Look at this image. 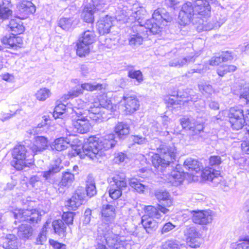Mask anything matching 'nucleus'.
Segmentation results:
<instances>
[{
    "mask_svg": "<svg viewBox=\"0 0 249 249\" xmlns=\"http://www.w3.org/2000/svg\"><path fill=\"white\" fill-rule=\"evenodd\" d=\"M128 76L130 78L135 79L139 85L143 81V75L140 70H129L128 72Z\"/></svg>",
    "mask_w": 249,
    "mask_h": 249,
    "instance_id": "864d4df0",
    "label": "nucleus"
},
{
    "mask_svg": "<svg viewBox=\"0 0 249 249\" xmlns=\"http://www.w3.org/2000/svg\"><path fill=\"white\" fill-rule=\"evenodd\" d=\"M198 86L199 91L206 96H209L214 92L212 86L206 82H201Z\"/></svg>",
    "mask_w": 249,
    "mask_h": 249,
    "instance_id": "79ce46f5",
    "label": "nucleus"
},
{
    "mask_svg": "<svg viewBox=\"0 0 249 249\" xmlns=\"http://www.w3.org/2000/svg\"><path fill=\"white\" fill-rule=\"evenodd\" d=\"M154 17L157 18L158 21L160 22L161 24H163V25L165 23L171 21L172 18L169 16V14L165 12L164 9L158 8L154 12Z\"/></svg>",
    "mask_w": 249,
    "mask_h": 249,
    "instance_id": "7c9ffc66",
    "label": "nucleus"
},
{
    "mask_svg": "<svg viewBox=\"0 0 249 249\" xmlns=\"http://www.w3.org/2000/svg\"><path fill=\"white\" fill-rule=\"evenodd\" d=\"M88 113V111H82L80 109L74 110L75 115H72V124L75 132L85 134L89 131L91 125L89 122V120L86 116Z\"/></svg>",
    "mask_w": 249,
    "mask_h": 249,
    "instance_id": "7ed1b4c3",
    "label": "nucleus"
},
{
    "mask_svg": "<svg viewBox=\"0 0 249 249\" xmlns=\"http://www.w3.org/2000/svg\"><path fill=\"white\" fill-rule=\"evenodd\" d=\"M86 2L87 5H90L95 11L103 10L106 4L104 0H87Z\"/></svg>",
    "mask_w": 249,
    "mask_h": 249,
    "instance_id": "de8ad7c7",
    "label": "nucleus"
},
{
    "mask_svg": "<svg viewBox=\"0 0 249 249\" xmlns=\"http://www.w3.org/2000/svg\"><path fill=\"white\" fill-rule=\"evenodd\" d=\"M8 26L10 31L13 32L14 34H20L23 32L24 30V28L19 19H11Z\"/></svg>",
    "mask_w": 249,
    "mask_h": 249,
    "instance_id": "e433bc0d",
    "label": "nucleus"
},
{
    "mask_svg": "<svg viewBox=\"0 0 249 249\" xmlns=\"http://www.w3.org/2000/svg\"><path fill=\"white\" fill-rule=\"evenodd\" d=\"M161 25V23L158 21L157 18L154 17L153 13L152 18L146 20L143 27V29L148 30L153 35H156L161 32L162 28Z\"/></svg>",
    "mask_w": 249,
    "mask_h": 249,
    "instance_id": "f3484780",
    "label": "nucleus"
},
{
    "mask_svg": "<svg viewBox=\"0 0 249 249\" xmlns=\"http://www.w3.org/2000/svg\"><path fill=\"white\" fill-rule=\"evenodd\" d=\"M240 98L245 99L246 104L249 105V87H245L241 89Z\"/></svg>",
    "mask_w": 249,
    "mask_h": 249,
    "instance_id": "0e129e2a",
    "label": "nucleus"
},
{
    "mask_svg": "<svg viewBox=\"0 0 249 249\" xmlns=\"http://www.w3.org/2000/svg\"><path fill=\"white\" fill-rule=\"evenodd\" d=\"M199 237H193L187 238V243L191 248H197L200 246V242L198 241Z\"/></svg>",
    "mask_w": 249,
    "mask_h": 249,
    "instance_id": "69168bd1",
    "label": "nucleus"
},
{
    "mask_svg": "<svg viewBox=\"0 0 249 249\" xmlns=\"http://www.w3.org/2000/svg\"><path fill=\"white\" fill-rule=\"evenodd\" d=\"M12 4L9 0H3L0 1V18L6 19L11 16L12 11L10 9Z\"/></svg>",
    "mask_w": 249,
    "mask_h": 249,
    "instance_id": "cd10ccee",
    "label": "nucleus"
},
{
    "mask_svg": "<svg viewBox=\"0 0 249 249\" xmlns=\"http://www.w3.org/2000/svg\"><path fill=\"white\" fill-rule=\"evenodd\" d=\"M14 216L20 221H27L31 224L37 223L40 220L38 212L36 209L19 210L14 213Z\"/></svg>",
    "mask_w": 249,
    "mask_h": 249,
    "instance_id": "423d86ee",
    "label": "nucleus"
},
{
    "mask_svg": "<svg viewBox=\"0 0 249 249\" xmlns=\"http://www.w3.org/2000/svg\"><path fill=\"white\" fill-rule=\"evenodd\" d=\"M115 135L109 134L99 139L95 136H90L82 146V150L76 147L72 154L78 156L81 159L86 157L93 160H97L103 155V150L113 148L116 144Z\"/></svg>",
    "mask_w": 249,
    "mask_h": 249,
    "instance_id": "f257e3e1",
    "label": "nucleus"
},
{
    "mask_svg": "<svg viewBox=\"0 0 249 249\" xmlns=\"http://www.w3.org/2000/svg\"><path fill=\"white\" fill-rule=\"evenodd\" d=\"M51 94L50 89L43 88L38 90L36 93V98L41 101H44L49 98Z\"/></svg>",
    "mask_w": 249,
    "mask_h": 249,
    "instance_id": "09e8293b",
    "label": "nucleus"
},
{
    "mask_svg": "<svg viewBox=\"0 0 249 249\" xmlns=\"http://www.w3.org/2000/svg\"><path fill=\"white\" fill-rule=\"evenodd\" d=\"M231 128L235 130H238L241 129L244 124H246L244 117H241L237 119H233L229 121Z\"/></svg>",
    "mask_w": 249,
    "mask_h": 249,
    "instance_id": "5fc2aeb1",
    "label": "nucleus"
},
{
    "mask_svg": "<svg viewBox=\"0 0 249 249\" xmlns=\"http://www.w3.org/2000/svg\"><path fill=\"white\" fill-rule=\"evenodd\" d=\"M52 227L56 234L62 237L65 235L66 226L62 220H54L52 223Z\"/></svg>",
    "mask_w": 249,
    "mask_h": 249,
    "instance_id": "c9c22d12",
    "label": "nucleus"
},
{
    "mask_svg": "<svg viewBox=\"0 0 249 249\" xmlns=\"http://www.w3.org/2000/svg\"><path fill=\"white\" fill-rule=\"evenodd\" d=\"M195 16H197L195 8L191 2H187L182 5L178 14L179 24L182 26L189 24Z\"/></svg>",
    "mask_w": 249,
    "mask_h": 249,
    "instance_id": "39448f33",
    "label": "nucleus"
},
{
    "mask_svg": "<svg viewBox=\"0 0 249 249\" xmlns=\"http://www.w3.org/2000/svg\"><path fill=\"white\" fill-rule=\"evenodd\" d=\"M66 106L63 104H59L57 105L54 109L53 117L55 119L60 118V116L64 113L66 109Z\"/></svg>",
    "mask_w": 249,
    "mask_h": 249,
    "instance_id": "bf43d9fd",
    "label": "nucleus"
},
{
    "mask_svg": "<svg viewBox=\"0 0 249 249\" xmlns=\"http://www.w3.org/2000/svg\"><path fill=\"white\" fill-rule=\"evenodd\" d=\"M85 195L84 192L77 190L69 199L66 204L70 210L75 211L85 201Z\"/></svg>",
    "mask_w": 249,
    "mask_h": 249,
    "instance_id": "9d476101",
    "label": "nucleus"
},
{
    "mask_svg": "<svg viewBox=\"0 0 249 249\" xmlns=\"http://www.w3.org/2000/svg\"><path fill=\"white\" fill-rule=\"evenodd\" d=\"M95 11L93 10L90 5L85 4L81 17L83 20L88 23H92L94 21L93 14Z\"/></svg>",
    "mask_w": 249,
    "mask_h": 249,
    "instance_id": "f704fd0d",
    "label": "nucleus"
},
{
    "mask_svg": "<svg viewBox=\"0 0 249 249\" xmlns=\"http://www.w3.org/2000/svg\"><path fill=\"white\" fill-rule=\"evenodd\" d=\"M48 140L45 137H36L33 143L30 145V149L33 153V156L44 150L48 146Z\"/></svg>",
    "mask_w": 249,
    "mask_h": 249,
    "instance_id": "2eb2a0df",
    "label": "nucleus"
},
{
    "mask_svg": "<svg viewBox=\"0 0 249 249\" xmlns=\"http://www.w3.org/2000/svg\"><path fill=\"white\" fill-rule=\"evenodd\" d=\"M89 46L78 41L77 43L76 53L79 56L85 57L89 53Z\"/></svg>",
    "mask_w": 249,
    "mask_h": 249,
    "instance_id": "37998d69",
    "label": "nucleus"
},
{
    "mask_svg": "<svg viewBox=\"0 0 249 249\" xmlns=\"http://www.w3.org/2000/svg\"><path fill=\"white\" fill-rule=\"evenodd\" d=\"M199 19L198 20V25L197 26V30L200 32L201 31H209L214 28L213 25L207 21H204L201 17H197Z\"/></svg>",
    "mask_w": 249,
    "mask_h": 249,
    "instance_id": "8fccbe9b",
    "label": "nucleus"
},
{
    "mask_svg": "<svg viewBox=\"0 0 249 249\" xmlns=\"http://www.w3.org/2000/svg\"><path fill=\"white\" fill-rule=\"evenodd\" d=\"M192 213V220L196 224L207 225L211 223L213 220V212L211 210L193 211Z\"/></svg>",
    "mask_w": 249,
    "mask_h": 249,
    "instance_id": "1a4fd4ad",
    "label": "nucleus"
},
{
    "mask_svg": "<svg viewBox=\"0 0 249 249\" xmlns=\"http://www.w3.org/2000/svg\"><path fill=\"white\" fill-rule=\"evenodd\" d=\"M112 26V18L106 15L101 18L98 21V30L100 35H104L109 32Z\"/></svg>",
    "mask_w": 249,
    "mask_h": 249,
    "instance_id": "6ab92c4d",
    "label": "nucleus"
},
{
    "mask_svg": "<svg viewBox=\"0 0 249 249\" xmlns=\"http://www.w3.org/2000/svg\"><path fill=\"white\" fill-rule=\"evenodd\" d=\"M2 246L5 249H18L17 238L14 234H8L3 239Z\"/></svg>",
    "mask_w": 249,
    "mask_h": 249,
    "instance_id": "2f4dec72",
    "label": "nucleus"
},
{
    "mask_svg": "<svg viewBox=\"0 0 249 249\" xmlns=\"http://www.w3.org/2000/svg\"><path fill=\"white\" fill-rule=\"evenodd\" d=\"M123 100L124 101V106L127 112L132 113L139 108V102L136 96H129L127 94L124 96Z\"/></svg>",
    "mask_w": 249,
    "mask_h": 249,
    "instance_id": "a211bd4d",
    "label": "nucleus"
},
{
    "mask_svg": "<svg viewBox=\"0 0 249 249\" xmlns=\"http://www.w3.org/2000/svg\"><path fill=\"white\" fill-rule=\"evenodd\" d=\"M61 170V167H60L59 165H53L51 168H50L49 170L43 173V176L45 178V179H48L51 176L59 172Z\"/></svg>",
    "mask_w": 249,
    "mask_h": 249,
    "instance_id": "13d9d810",
    "label": "nucleus"
},
{
    "mask_svg": "<svg viewBox=\"0 0 249 249\" xmlns=\"http://www.w3.org/2000/svg\"><path fill=\"white\" fill-rule=\"evenodd\" d=\"M160 210L157 207L152 206H147L145 207V214L144 215H147L148 217H152V218L159 219L161 217V214L159 212Z\"/></svg>",
    "mask_w": 249,
    "mask_h": 249,
    "instance_id": "58836bf2",
    "label": "nucleus"
},
{
    "mask_svg": "<svg viewBox=\"0 0 249 249\" xmlns=\"http://www.w3.org/2000/svg\"><path fill=\"white\" fill-rule=\"evenodd\" d=\"M129 184L131 187L133 188L137 192L139 193L143 192L144 189L147 187L146 186L142 184L136 178H132L129 179Z\"/></svg>",
    "mask_w": 249,
    "mask_h": 249,
    "instance_id": "49530a36",
    "label": "nucleus"
},
{
    "mask_svg": "<svg viewBox=\"0 0 249 249\" xmlns=\"http://www.w3.org/2000/svg\"><path fill=\"white\" fill-rule=\"evenodd\" d=\"M72 24V20L70 18H61L58 22V26L65 30H69L71 28Z\"/></svg>",
    "mask_w": 249,
    "mask_h": 249,
    "instance_id": "6e6d98bb",
    "label": "nucleus"
},
{
    "mask_svg": "<svg viewBox=\"0 0 249 249\" xmlns=\"http://www.w3.org/2000/svg\"><path fill=\"white\" fill-rule=\"evenodd\" d=\"M141 223L148 233H153L158 227V222L152 217H148L147 215H143L142 217Z\"/></svg>",
    "mask_w": 249,
    "mask_h": 249,
    "instance_id": "4be33fe9",
    "label": "nucleus"
},
{
    "mask_svg": "<svg viewBox=\"0 0 249 249\" xmlns=\"http://www.w3.org/2000/svg\"><path fill=\"white\" fill-rule=\"evenodd\" d=\"M183 167L188 171L187 174L193 175L198 173L202 169V165L198 160L192 158H187L183 163Z\"/></svg>",
    "mask_w": 249,
    "mask_h": 249,
    "instance_id": "4468645a",
    "label": "nucleus"
},
{
    "mask_svg": "<svg viewBox=\"0 0 249 249\" xmlns=\"http://www.w3.org/2000/svg\"><path fill=\"white\" fill-rule=\"evenodd\" d=\"M86 192L87 196L89 197H92L96 194L95 183L91 177H89L87 181Z\"/></svg>",
    "mask_w": 249,
    "mask_h": 249,
    "instance_id": "a18cd8bd",
    "label": "nucleus"
},
{
    "mask_svg": "<svg viewBox=\"0 0 249 249\" xmlns=\"http://www.w3.org/2000/svg\"><path fill=\"white\" fill-rule=\"evenodd\" d=\"M32 0H22V1L17 5L18 11L25 15L34 13L36 12V7Z\"/></svg>",
    "mask_w": 249,
    "mask_h": 249,
    "instance_id": "a878e982",
    "label": "nucleus"
},
{
    "mask_svg": "<svg viewBox=\"0 0 249 249\" xmlns=\"http://www.w3.org/2000/svg\"><path fill=\"white\" fill-rule=\"evenodd\" d=\"M27 150L25 146L22 145H16L13 149L12 156L16 160L12 162V165L18 170H22L26 167L31 165L32 159H26Z\"/></svg>",
    "mask_w": 249,
    "mask_h": 249,
    "instance_id": "f03ea898",
    "label": "nucleus"
},
{
    "mask_svg": "<svg viewBox=\"0 0 249 249\" xmlns=\"http://www.w3.org/2000/svg\"><path fill=\"white\" fill-rule=\"evenodd\" d=\"M179 169L180 166L177 165L176 169L173 170L169 175V181L174 186L180 185L185 178V172L180 171L179 170Z\"/></svg>",
    "mask_w": 249,
    "mask_h": 249,
    "instance_id": "5701e85b",
    "label": "nucleus"
},
{
    "mask_svg": "<svg viewBox=\"0 0 249 249\" xmlns=\"http://www.w3.org/2000/svg\"><path fill=\"white\" fill-rule=\"evenodd\" d=\"M74 180V176L73 174L69 172H65L63 174L61 181L59 182L58 186H59L58 190L60 192H63V187L68 188L70 186Z\"/></svg>",
    "mask_w": 249,
    "mask_h": 249,
    "instance_id": "c756f323",
    "label": "nucleus"
},
{
    "mask_svg": "<svg viewBox=\"0 0 249 249\" xmlns=\"http://www.w3.org/2000/svg\"><path fill=\"white\" fill-rule=\"evenodd\" d=\"M201 176L203 178L213 181L216 183H219L221 180V179L219 178H221L219 171L213 168H205L203 170Z\"/></svg>",
    "mask_w": 249,
    "mask_h": 249,
    "instance_id": "aec40b11",
    "label": "nucleus"
},
{
    "mask_svg": "<svg viewBox=\"0 0 249 249\" xmlns=\"http://www.w3.org/2000/svg\"><path fill=\"white\" fill-rule=\"evenodd\" d=\"M193 90L191 89H187L186 90L185 93L181 94V92H178L177 96L180 97L181 98H187V100H184V102L191 101L192 102H195L199 98V96L198 94L193 95Z\"/></svg>",
    "mask_w": 249,
    "mask_h": 249,
    "instance_id": "a19ab883",
    "label": "nucleus"
},
{
    "mask_svg": "<svg viewBox=\"0 0 249 249\" xmlns=\"http://www.w3.org/2000/svg\"><path fill=\"white\" fill-rule=\"evenodd\" d=\"M82 93L83 90L81 87H77L70 91L68 96H69L70 98H74L77 97Z\"/></svg>",
    "mask_w": 249,
    "mask_h": 249,
    "instance_id": "338daca9",
    "label": "nucleus"
},
{
    "mask_svg": "<svg viewBox=\"0 0 249 249\" xmlns=\"http://www.w3.org/2000/svg\"><path fill=\"white\" fill-rule=\"evenodd\" d=\"M180 124L183 129L190 131L192 135H200L201 137V133L203 132V125L201 124H196L195 121L192 118H183L180 120Z\"/></svg>",
    "mask_w": 249,
    "mask_h": 249,
    "instance_id": "6e6552de",
    "label": "nucleus"
},
{
    "mask_svg": "<svg viewBox=\"0 0 249 249\" xmlns=\"http://www.w3.org/2000/svg\"><path fill=\"white\" fill-rule=\"evenodd\" d=\"M82 90L84 89L89 91L99 90L103 89L104 85L101 84H91L89 83H86L81 85Z\"/></svg>",
    "mask_w": 249,
    "mask_h": 249,
    "instance_id": "603ef678",
    "label": "nucleus"
},
{
    "mask_svg": "<svg viewBox=\"0 0 249 249\" xmlns=\"http://www.w3.org/2000/svg\"><path fill=\"white\" fill-rule=\"evenodd\" d=\"M235 249H249V239H246L238 243Z\"/></svg>",
    "mask_w": 249,
    "mask_h": 249,
    "instance_id": "774afa93",
    "label": "nucleus"
},
{
    "mask_svg": "<svg viewBox=\"0 0 249 249\" xmlns=\"http://www.w3.org/2000/svg\"><path fill=\"white\" fill-rule=\"evenodd\" d=\"M133 31L136 30L138 33L131 35L129 38V44L131 46H139L143 41L142 35H144L143 25H135L132 27Z\"/></svg>",
    "mask_w": 249,
    "mask_h": 249,
    "instance_id": "dca6fc26",
    "label": "nucleus"
},
{
    "mask_svg": "<svg viewBox=\"0 0 249 249\" xmlns=\"http://www.w3.org/2000/svg\"><path fill=\"white\" fill-rule=\"evenodd\" d=\"M102 214L107 221L113 220L116 215L114 206L109 204L104 205L102 209Z\"/></svg>",
    "mask_w": 249,
    "mask_h": 249,
    "instance_id": "473e14b6",
    "label": "nucleus"
},
{
    "mask_svg": "<svg viewBox=\"0 0 249 249\" xmlns=\"http://www.w3.org/2000/svg\"><path fill=\"white\" fill-rule=\"evenodd\" d=\"M74 215L75 213L73 212L64 213L62 215V220L63 221V222H65L68 226L72 225L73 224Z\"/></svg>",
    "mask_w": 249,
    "mask_h": 249,
    "instance_id": "680f3d73",
    "label": "nucleus"
},
{
    "mask_svg": "<svg viewBox=\"0 0 249 249\" xmlns=\"http://www.w3.org/2000/svg\"><path fill=\"white\" fill-rule=\"evenodd\" d=\"M69 145L72 146L69 138L60 137L54 140L51 145L52 149L61 151L67 149Z\"/></svg>",
    "mask_w": 249,
    "mask_h": 249,
    "instance_id": "bb28decb",
    "label": "nucleus"
},
{
    "mask_svg": "<svg viewBox=\"0 0 249 249\" xmlns=\"http://www.w3.org/2000/svg\"><path fill=\"white\" fill-rule=\"evenodd\" d=\"M94 40L95 35L93 32L89 30L85 31L78 40L79 41L89 46L91 44Z\"/></svg>",
    "mask_w": 249,
    "mask_h": 249,
    "instance_id": "4c0bfd02",
    "label": "nucleus"
},
{
    "mask_svg": "<svg viewBox=\"0 0 249 249\" xmlns=\"http://www.w3.org/2000/svg\"><path fill=\"white\" fill-rule=\"evenodd\" d=\"M195 8L197 17H209L210 15L211 7L209 3L204 2V0H192Z\"/></svg>",
    "mask_w": 249,
    "mask_h": 249,
    "instance_id": "9b49d317",
    "label": "nucleus"
},
{
    "mask_svg": "<svg viewBox=\"0 0 249 249\" xmlns=\"http://www.w3.org/2000/svg\"><path fill=\"white\" fill-rule=\"evenodd\" d=\"M94 107H95V105H94ZM81 110L82 111L88 112L86 116L89 120V119H90L97 122H101L103 119L105 118L103 116L105 111L101 110V108L98 107H91L90 110L81 109Z\"/></svg>",
    "mask_w": 249,
    "mask_h": 249,
    "instance_id": "393cba45",
    "label": "nucleus"
},
{
    "mask_svg": "<svg viewBox=\"0 0 249 249\" xmlns=\"http://www.w3.org/2000/svg\"><path fill=\"white\" fill-rule=\"evenodd\" d=\"M48 223L46 222L42 228L41 231L36 238V244L37 245H43L47 241V226Z\"/></svg>",
    "mask_w": 249,
    "mask_h": 249,
    "instance_id": "3c124183",
    "label": "nucleus"
},
{
    "mask_svg": "<svg viewBox=\"0 0 249 249\" xmlns=\"http://www.w3.org/2000/svg\"><path fill=\"white\" fill-rule=\"evenodd\" d=\"M197 55H196L194 52H191L187 56H181L171 60L169 62V66L175 67H182L189 64L194 63Z\"/></svg>",
    "mask_w": 249,
    "mask_h": 249,
    "instance_id": "ddd939ff",
    "label": "nucleus"
},
{
    "mask_svg": "<svg viewBox=\"0 0 249 249\" xmlns=\"http://www.w3.org/2000/svg\"><path fill=\"white\" fill-rule=\"evenodd\" d=\"M2 42L9 46V48L17 49L20 48L22 44V39L20 36H16L14 33L5 36L2 39Z\"/></svg>",
    "mask_w": 249,
    "mask_h": 249,
    "instance_id": "412c9836",
    "label": "nucleus"
},
{
    "mask_svg": "<svg viewBox=\"0 0 249 249\" xmlns=\"http://www.w3.org/2000/svg\"><path fill=\"white\" fill-rule=\"evenodd\" d=\"M33 229L27 224H21L18 229V235L22 239H28L32 235Z\"/></svg>",
    "mask_w": 249,
    "mask_h": 249,
    "instance_id": "72a5a7b5",
    "label": "nucleus"
},
{
    "mask_svg": "<svg viewBox=\"0 0 249 249\" xmlns=\"http://www.w3.org/2000/svg\"><path fill=\"white\" fill-rule=\"evenodd\" d=\"M155 196L160 203L158 205V208L160 211L164 214L169 212L167 208L173 205V201L170 198L169 193L164 190H158L155 192Z\"/></svg>",
    "mask_w": 249,
    "mask_h": 249,
    "instance_id": "0eeeda50",
    "label": "nucleus"
},
{
    "mask_svg": "<svg viewBox=\"0 0 249 249\" xmlns=\"http://www.w3.org/2000/svg\"><path fill=\"white\" fill-rule=\"evenodd\" d=\"M99 105L101 107V110L106 109L108 111H111L113 109L112 104L111 101L109 100L106 95L101 96L99 99Z\"/></svg>",
    "mask_w": 249,
    "mask_h": 249,
    "instance_id": "c03bdc74",
    "label": "nucleus"
},
{
    "mask_svg": "<svg viewBox=\"0 0 249 249\" xmlns=\"http://www.w3.org/2000/svg\"><path fill=\"white\" fill-rule=\"evenodd\" d=\"M158 151L162 157L169 161V164L177 158V149L174 145H161Z\"/></svg>",
    "mask_w": 249,
    "mask_h": 249,
    "instance_id": "f8f14e48",
    "label": "nucleus"
},
{
    "mask_svg": "<svg viewBox=\"0 0 249 249\" xmlns=\"http://www.w3.org/2000/svg\"><path fill=\"white\" fill-rule=\"evenodd\" d=\"M184 233L187 238L198 237L200 235L195 227L190 226H187L186 228L184 231Z\"/></svg>",
    "mask_w": 249,
    "mask_h": 249,
    "instance_id": "4d7b16f0",
    "label": "nucleus"
},
{
    "mask_svg": "<svg viewBox=\"0 0 249 249\" xmlns=\"http://www.w3.org/2000/svg\"><path fill=\"white\" fill-rule=\"evenodd\" d=\"M151 160L153 166L161 172L169 165V161L162 157L160 153L154 154L151 157Z\"/></svg>",
    "mask_w": 249,
    "mask_h": 249,
    "instance_id": "b1692460",
    "label": "nucleus"
},
{
    "mask_svg": "<svg viewBox=\"0 0 249 249\" xmlns=\"http://www.w3.org/2000/svg\"><path fill=\"white\" fill-rule=\"evenodd\" d=\"M228 117L229 121L233 120V119L244 117V111L237 107H231L229 110Z\"/></svg>",
    "mask_w": 249,
    "mask_h": 249,
    "instance_id": "ea45409f",
    "label": "nucleus"
},
{
    "mask_svg": "<svg viewBox=\"0 0 249 249\" xmlns=\"http://www.w3.org/2000/svg\"><path fill=\"white\" fill-rule=\"evenodd\" d=\"M160 249H178V244L176 241L167 240L162 243Z\"/></svg>",
    "mask_w": 249,
    "mask_h": 249,
    "instance_id": "052dcab7",
    "label": "nucleus"
},
{
    "mask_svg": "<svg viewBox=\"0 0 249 249\" xmlns=\"http://www.w3.org/2000/svg\"><path fill=\"white\" fill-rule=\"evenodd\" d=\"M130 127L125 123L118 122L114 127V132L120 139H124L129 133Z\"/></svg>",
    "mask_w": 249,
    "mask_h": 249,
    "instance_id": "c85d7f7f",
    "label": "nucleus"
},
{
    "mask_svg": "<svg viewBox=\"0 0 249 249\" xmlns=\"http://www.w3.org/2000/svg\"><path fill=\"white\" fill-rule=\"evenodd\" d=\"M176 227V225L171 222L165 223L161 229V234H164L172 231Z\"/></svg>",
    "mask_w": 249,
    "mask_h": 249,
    "instance_id": "e2e57ef3",
    "label": "nucleus"
},
{
    "mask_svg": "<svg viewBox=\"0 0 249 249\" xmlns=\"http://www.w3.org/2000/svg\"><path fill=\"white\" fill-rule=\"evenodd\" d=\"M127 186L124 175H116L110 181L108 187V193L110 197L116 200L119 198L122 194V191Z\"/></svg>",
    "mask_w": 249,
    "mask_h": 249,
    "instance_id": "20e7f679",
    "label": "nucleus"
}]
</instances>
